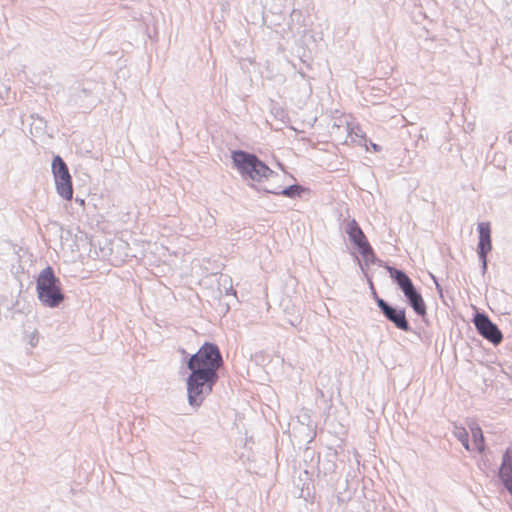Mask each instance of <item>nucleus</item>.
I'll use <instances>...</instances> for the list:
<instances>
[{
  "mask_svg": "<svg viewBox=\"0 0 512 512\" xmlns=\"http://www.w3.org/2000/svg\"><path fill=\"white\" fill-rule=\"evenodd\" d=\"M365 262V266H369L371 264L379 263L382 266V261L376 256L372 246L370 245V249H365V252L359 253Z\"/></svg>",
  "mask_w": 512,
  "mask_h": 512,
  "instance_id": "obj_14",
  "label": "nucleus"
},
{
  "mask_svg": "<svg viewBox=\"0 0 512 512\" xmlns=\"http://www.w3.org/2000/svg\"><path fill=\"white\" fill-rule=\"evenodd\" d=\"M180 352L189 371L195 370L219 376L218 370L224 361L220 348L216 343L206 341L194 354H189L183 348L180 349Z\"/></svg>",
  "mask_w": 512,
  "mask_h": 512,
  "instance_id": "obj_2",
  "label": "nucleus"
},
{
  "mask_svg": "<svg viewBox=\"0 0 512 512\" xmlns=\"http://www.w3.org/2000/svg\"><path fill=\"white\" fill-rule=\"evenodd\" d=\"M378 309L387 321L403 332H413L406 316V308L392 305L388 301L379 302Z\"/></svg>",
  "mask_w": 512,
  "mask_h": 512,
  "instance_id": "obj_8",
  "label": "nucleus"
},
{
  "mask_svg": "<svg viewBox=\"0 0 512 512\" xmlns=\"http://www.w3.org/2000/svg\"><path fill=\"white\" fill-rule=\"evenodd\" d=\"M36 293L40 303L47 308H59L66 295L60 279L55 275L52 266L48 265L40 271L36 278Z\"/></svg>",
  "mask_w": 512,
  "mask_h": 512,
  "instance_id": "obj_3",
  "label": "nucleus"
},
{
  "mask_svg": "<svg viewBox=\"0 0 512 512\" xmlns=\"http://www.w3.org/2000/svg\"><path fill=\"white\" fill-rule=\"evenodd\" d=\"M359 267L362 270L363 274L365 275V273H367V267H368V266H365V262H363V263L359 262Z\"/></svg>",
  "mask_w": 512,
  "mask_h": 512,
  "instance_id": "obj_24",
  "label": "nucleus"
},
{
  "mask_svg": "<svg viewBox=\"0 0 512 512\" xmlns=\"http://www.w3.org/2000/svg\"><path fill=\"white\" fill-rule=\"evenodd\" d=\"M337 458V451L331 448H329L323 456L319 454L317 465L318 474H323L324 476L335 474L337 469Z\"/></svg>",
  "mask_w": 512,
  "mask_h": 512,
  "instance_id": "obj_13",
  "label": "nucleus"
},
{
  "mask_svg": "<svg viewBox=\"0 0 512 512\" xmlns=\"http://www.w3.org/2000/svg\"><path fill=\"white\" fill-rule=\"evenodd\" d=\"M360 145H364L366 147V150H369V147L373 150V152H380L382 151V146L372 142L370 139L367 138L365 134L361 135V140L359 141Z\"/></svg>",
  "mask_w": 512,
  "mask_h": 512,
  "instance_id": "obj_19",
  "label": "nucleus"
},
{
  "mask_svg": "<svg viewBox=\"0 0 512 512\" xmlns=\"http://www.w3.org/2000/svg\"><path fill=\"white\" fill-rule=\"evenodd\" d=\"M365 277L367 279V283H368V286H369V289H370V292H371V296H372L374 302L376 303V305L378 307L379 306V302L385 301V300L378 295V293L376 291V288L374 286L372 277L368 273H365Z\"/></svg>",
  "mask_w": 512,
  "mask_h": 512,
  "instance_id": "obj_18",
  "label": "nucleus"
},
{
  "mask_svg": "<svg viewBox=\"0 0 512 512\" xmlns=\"http://www.w3.org/2000/svg\"><path fill=\"white\" fill-rule=\"evenodd\" d=\"M272 110H273V111L275 110V116H276L277 118H279V119H282V118H283V116H284V110H283V109H281L280 107H278V108H275V107H274Z\"/></svg>",
  "mask_w": 512,
  "mask_h": 512,
  "instance_id": "obj_21",
  "label": "nucleus"
},
{
  "mask_svg": "<svg viewBox=\"0 0 512 512\" xmlns=\"http://www.w3.org/2000/svg\"><path fill=\"white\" fill-rule=\"evenodd\" d=\"M30 344H31V346H35L36 345V343L32 342V340L30 341Z\"/></svg>",
  "mask_w": 512,
  "mask_h": 512,
  "instance_id": "obj_28",
  "label": "nucleus"
},
{
  "mask_svg": "<svg viewBox=\"0 0 512 512\" xmlns=\"http://www.w3.org/2000/svg\"><path fill=\"white\" fill-rule=\"evenodd\" d=\"M497 477L503 488L512 493V448L508 447L502 454V461L498 468Z\"/></svg>",
  "mask_w": 512,
  "mask_h": 512,
  "instance_id": "obj_10",
  "label": "nucleus"
},
{
  "mask_svg": "<svg viewBox=\"0 0 512 512\" xmlns=\"http://www.w3.org/2000/svg\"><path fill=\"white\" fill-rule=\"evenodd\" d=\"M230 158L232 168L239 173L244 181H251L248 184L251 188H253L252 184L259 187L256 183H262L271 177L278 176V173L272 170L255 153L243 149H235L231 151Z\"/></svg>",
  "mask_w": 512,
  "mask_h": 512,
  "instance_id": "obj_1",
  "label": "nucleus"
},
{
  "mask_svg": "<svg viewBox=\"0 0 512 512\" xmlns=\"http://www.w3.org/2000/svg\"><path fill=\"white\" fill-rule=\"evenodd\" d=\"M345 233L347 234L350 243L358 253L365 252V249H370V243L359 223L355 219H351L347 222Z\"/></svg>",
  "mask_w": 512,
  "mask_h": 512,
  "instance_id": "obj_9",
  "label": "nucleus"
},
{
  "mask_svg": "<svg viewBox=\"0 0 512 512\" xmlns=\"http://www.w3.org/2000/svg\"><path fill=\"white\" fill-rule=\"evenodd\" d=\"M478 244L477 255H488L492 250L491 225L489 222H479L477 225Z\"/></svg>",
  "mask_w": 512,
  "mask_h": 512,
  "instance_id": "obj_12",
  "label": "nucleus"
},
{
  "mask_svg": "<svg viewBox=\"0 0 512 512\" xmlns=\"http://www.w3.org/2000/svg\"><path fill=\"white\" fill-rule=\"evenodd\" d=\"M219 376L192 370L186 378L187 399L190 406L198 408L213 391Z\"/></svg>",
  "mask_w": 512,
  "mask_h": 512,
  "instance_id": "obj_5",
  "label": "nucleus"
},
{
  "mask_svg": "<svg viewBox=\"0 0 512 512\" xmlns=\"http://www.w3.org/2000/svg\"><path fill=\"white\" fill-rule=\"evenodd\" d=\"M430 276H431V278H432V280H433L434 284L436 285V282H438L437 277H435L433 274H430Z\"/></svg>",
  "mask_w": 512,
  "mask_h": 512,
  "instance_id": "obj_25",
  "label": "nucleus"
},
{
  "mask_svg": "<svg viewBox=\"0 0 512 512\" xmlns=\"http://www.w3.org/2000/svg\"><path fill=\"white\" fill-rule=\"evenodd\" d=\"M472 322L475 326L477 333L484 339L498 346L503 341V333L498 325L494 323L489 315L484 311H476L473 315Z\"/></svg>",
  "mask_w": 512,
  "mask_h": 512,
  "instance_id": "obj_7",
  "label": "nucleus"
},
{
  "mask_svg": "<svg viewBox=\"0 0 512 512\" xmlns=\"http://www.w3.org/2000/svg\"><path fill=\"white\" fill-rule=\"evenodd\" d=\"M31 118L34 119V121L31 124V129H35L36 134H44L47 128V122L44 118L37 115L36 117L34 115H31Z\"/></svg>",
  "mask_w": 512,
  "mask_h": 512,
  "instance_id": "obj_16",
  "label": "nucleus"
},
{
  "mask_svg": "<svg viewBox=\"0 0 512 512\" xmlns=\"http://www.w3.org/2000/svg\"><path fill=\"white\" fill-rule=\"evenodd\" d=\"M435 288H436V291L439 294V296L441 298H443V288H442V286L440 285L439 282H436Z\"/></svg>",
  "mask_w": 512,
  "mask_h": 512,
  "instance_id": "obj_22",
  "label": "nucleus"
},
{
  "mask_svg": "<svg viewBox=\"0 0 512 512\" xmlns=\"http://www.w3.org/2000/svg\"><path fill=\"white\" fill-rule=\"evenodd\" d=\"M300 322L301 321L298 319V317H296L295 319L288 320V323L293 327H296Z\"/></svg>",
  "mask_w": 512,
  "mask_h": 512,
  "instance_id": "obj_23",
  "label": "nucleus"
},
{
  "mask_svg": "<svg viewBox=\"0 0 512 512\" xmlns=\"http://www.w3.org/2000/svg\"><path fill=\"white\" fill-rule=\"evenodd\" d=\"M77 202H80V204H84V200L83 199H76Z\"/></svg>",
  "mask_w": 512,
  "mask_h": 512,
  "instance_id": "obj_27",
  "label": "nucleus"
},
{
  "mask_svg": "<svg viewBox=\"0 0 512 512\" xmlns=\"http://www.w3.org/2000/svg\"><path fill=\"white\" fill-rule=\"evenodd\" d=\"M472 436L475 442V445L479 452H482L485 447L484 443V436L481 428L479 426H476L475 428H471Z\"/></svg>",
  "mask_w": 512,
  "mask_h": 512,
  "instance_id": "obj_15",
  "label": "nucleus"
},
{
  "mask_svg": "<svg viewBox=\"0 0 512 512\" xmlns=\"http://www.w3.org/2000/svg\"><path fill=\"white\" fill-rule=\"evenodd\" d=\"M509 495L512 497V492H511V493H509Z\"/></svg>",
  "mask_w": 512,
  "mask_h": 512,
  "instance_id": "obj_29",
  "label": "nucleus"
},
{
  "mask_svg": "<svg viewBox=\"0 0 512 512\" xmlns=\"http://www.w3.org/2000/svg\"><path fill=\"white\" fill-rule=\"evenodd\" d=\"M51 170L55 182L57 194L66 201L73 198V183L69 168L60 155H54Z\"/></svg>",
  "mask_w": 512,
  "mask_h": 512,
  "instance_id": "obj_6",
  "label": "nucleus"
},
{
  "mask_svg": "<svg viewBox=\"0 0 512 512\" xmlns=\"http://www.w3.org/2000/svg\"><path fill=\"white\" fill-rule=\"evenodd\" d=\"M455 437L457 438V440L459 442H461V444L463 445V447L466 450H468V451L470 450L469 434H468V431L464 427L459 428L455 432Z\"/></svg>",
  "mask_w": 512,
  "mask_h": 512,
  "instance_id": "obj_17",
  "label": "nucleus"
},
{
  "mask_svg": "<svg viewBox=\"0 0 512 512\" xmlns=\"http://www.w3.org/2000/svg\"><path fill=\"white\" fill-rule=\"evenodd\" d=\"M482 256L483 257H478V258H479V261L481 262L482 274H485L488 269V260H487V255H482Z\"/></svg>",
  "mask_w": 512,
  "mask_h": 512,
  "instance_id": "obj_20",
  "label": "nucleus"
},
{
  "mask_svg": "<svg viewBox=\"0 0 512 512\" xmlns=\"http://www.w3.org/2000/svg\"><path fill=\"white\" fill-rule=\"evenodd\" d=\"M384 268L392 282L403 293L407 305L412 308L417 316L424 318L427 315V305L420 289L415 286L407 272L389 264H385Z\"/></svg>",
  "mask_w": 512,
  "mask_h": 512,
  "instance_id": "obj_4",
  "label": "nucleus"
},
{
  "mask_svg": "<svg viewBox=\"0 0 512 512\" xmlns=\"http://www.w3.org/2000/svg\"><path fill=\"white\" fill-rule=\"evenodd\" d=\"M362 134H363V133H362V130H359V133H358V132H355V135H356L357 137H360V138H361V135H362Z\"/></svg>",
  "mask_w": 512,
  "mask_h": 512,
  "instance_id": "obj_26",
  "label": "nucleus"
},
{
  "mask_svg": "<svg viewBox=\"0 0 512 512\" xmlns=\"http://www.w3.org/2000/svg\"><path fill=\"white\" fill-rule=\"evenodd\" d=\"M252 187L257 192H263L266 194H273V195H281V196L291 198V199L302 198L304 194H307L310 192L309 188L302 186L298 183L289 185L284 188H282L281 186H278L274 189H269L266 187H256L254 184H252Z\"/></svg>",
  "mask_w": 512,
  "mask_h": 512,
  "instance_id": "obj_11",
  "label": "nucleus"
}]
</instances>
